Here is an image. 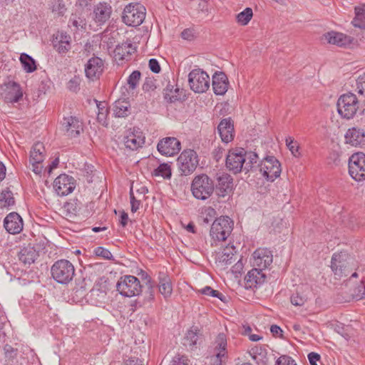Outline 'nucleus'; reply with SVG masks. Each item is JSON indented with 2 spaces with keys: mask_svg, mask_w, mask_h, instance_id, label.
<instances>
[{
  "mask_svg": "<svg viewBox=\"0 0 365 365\" xmlns=\"http://www.w3.org/2000/svg\"><path fill=\"white\" fill-rule=\"evenodd\" d=\"M82 203L78 199H71L63 205V209L66 215L69 217L76 216L81 209Z\"/></svg>",
  "mask_w": 365,
  "mask_h": 365,
  "instance_id": "obj_37",
  "label": "nucleus"
},
{
  "mask_svg": "<svg viewBox=\"0 0 365 365\" xmlns=\"http://www.w3.org/2000/svg\"><path fill=\"white\" fill-rule=\"evenodd\" d=\"M135 51V48L130 43H123L115 49V56L120 61L130 59V56Z\"/></svg>",
  "mask_w": 365,
  "mask_h": 365,
  "instance_id": "obj_30",
  "label": "nucleus"
},
{
  "mask_svg": "<svg viewBox=\"0 0 365 365\" xmlns=\"http://www.w3.org/2000/svg\"><path fill=\"white\" fill-rule=\"evenodd\" d=\"M354 259L346 252L333 254L331 269L336 279H341L349 276L354 269Z\"/></svg>",
  "mask_w": 365,
  "mask_h": 365,
  "instance_id": "obj_1",
  "label": "nucleus"
},
{
  "mask_svg": "<svg viewBox=\"0 0 365 365\" xmlns=\"http://www.w3.org/2000/svg\"><path fill=\"white\" fill-rule=\"evenodd\" d=\"M266 275L262 269L254 267L248 272L245 277V287L247 288H255L262 284L265 282Z\"/></svg>",
  "mask_w": 365,
  "mask_h": 365,
  "instance_id": "obj_22",
  "label": "nucleus"
},
{
  "mask_svg": "<svg viewBox=\"0 0 365 365\" xmlns=\"http://www.w3.org/2000/svg\"><path fill=\"white\" fill-rule=\"evenodd\" d=\"M252 259L253 267L263 270L272 263V252L267 248H258L252 254Z\"/></svg>",
  "mask_w": 365,
  "mask_h": 365,
  "instance_id": "obj_15",
  "label": "nucleus"
},
{
  "mask_svg": "<svg viewBox=\"0 0 365 365\" xmlns=\"http://www.w3.org/2000/svg\"><path fill=\"white\" fill-rule=\"evenodd\" d=\"M159 292L167 299L170 297L173 293V286L170 277L164 272H160L158 276Z\"/></svg>",
  "mask_w": 365,
  "mask_h": 365,
  "instance_id": "obj_27",
  "label": "nucleus"
},
{
  "mask_svg": "<svg viewBox=\"0 0 365 365\" xmlns=\"http://www.w3.org/2000/svg\"><path fill=\"white\" fill-rule=\"evenodd\" d=\"M153 175L163 177L164 179H170L172 175L170 165L165 163L160 164V165L153 170Z\"/></svg>",
  "mask_w": 365,
  "mask_h": 365,
  "instance_id": "obj_42",
  "label": "nucleus"
},
{
  "mask_svg": "<svg viewBox=\"0 0 365 365\" xmlns=\"http://www.w3.org/2000/svg\"><path fill=\"white\" fill-rule=\"evenodd\" d=\"M15 203L12 192L9 188H6L0 192V207H8Z\"/></svg>",
  "mask_w": 365,
  "mask_h": 365,
  "instance_id": "obj_40",
  "label": "nucleus"
},
{
  "mask_svg": "<svg viewBox=\"0 0 365 365\" xmlns=\"http://www.w3.org/2000/svg\"><path fill=\"white\" fill-rule=\"evenodd\" d=\"M246 153L247 150L242 148L230 149L226 155V168L234 175L245 172Z\"/></svg>",
  "mask_w": 365,
  "mask_h": 365,
  "instance_id": "obj_4",
  "label": "nucleus"
},
{
  "mask_svg": "<svg viewBox=\"0 0 365 365\" xmlns=\"http://www.w3.org/2000/svg\"><path fill=\"white\" fill-rule=\"evenodd\" d=\"M103 71V62L99 57H92L85 66L87 78L93 80L98 78Z\"/></svg>",
  "mask_w": 365,
  "mask_h": 365,
  "instance_id": "obj_20",
  "label": "nucleus"
},
{
  "mask_svg": "<svg viewBox=\"0 0 365 365\" xmlns=\"http://www.w3.org/2000/svg\"><path fill=\"white\" fill-rule=\"evenodd\" d=\"M259 172L270 182H273L281 174V164L274 156L265 157L259 164Z\"/></svg>",
  "mask_w": 365,
  "mask_h": 365,
  "instance_id": "obj_11",
  "label": "nucleus"
},
{
  "mask_svg": "<svg viewBox=\"0 0 365 365\" xmlns=\"http://www.w3.org/2000/svg\"><path fill=\"white\" fill-rule=\"evenodd\" d=\"M53 279L62 284H68L75 275L73 264L67 259H59L53 263L51 268Z\"/></svg>",
  "mask_w": 365,
  "mask_h": 365,
  "instance_id": "obj_3",
  "label": "nucleus"
},
{
  "mask_svg": "<svg viewBox=\"0 0 365 365\" xmlns=\"http://www.w3.org/2000/svg\"><path fill=\"white\" fill-rule=\"evenodd\" d=\"M324 36L329 43L339 46H345L351 43V37L342 33L331 31L326 34Z\"/></svg>",
  "mask_w": 365,
  "mask_h": 365,
  "instance_id": "obj_28",
  "label": "nucleus"
},
{
  "mask_svg": "<svg viewBox=\"0 0 365 365\" xmlns=\"http://www.w3.org/2000/svg\"><path fill=\"white\" fill-rule=\"evenodd\" d=\"M148 66L150 71L155 73H160L161 70L159 62L155 58L150 59Z\"/></svg>",
  "mask_w": 365,
  "mask_h": 365,
  "instance_id": "obj_57",
  "label": "nucleus"
},
{
  "mask_svg": "<svg viewBox=\"0 0 365 365\" xmlns=\"http://www.w3.org/2000/svg\"><path fill=\"white\" fill-rule=\"evenodd\" d=\"M356 90L359 95L365 96V73L359 76L357 78Z\"/></svg>",
  "mask_w": 365,
  "mask_h": 365,
  "instance_id": "obj_52",
  "label": "nucleus"
},
{
  "mask_svg": "<svg viewBox=\"0 0 365 365\" xmlns=\"http://www.w3.org/2000/svg\"><path fill=\"white\" fill-rule=\"evenodd\" d=\"M112 12L111 6L106 3H100L93 10L94 20L96 22L103 24L108 21Z\"/></svg>",
  "mask_w": 365,
  "mask_h": 365,
  "instance_id": "obj_25",
  "label": "nucleus"
},
{
  "mask_svg": "<svg viewBox=\"0 0 365 365\" xmlns=\"http://www.w3.org/2000/svg\"><path fill=\"white\" fill-rule=\"evenodd\" d=\"M233 221L227 216L216 219L212 224L210 236L217 241H225L231 234Z\"/></svg>",
  "mask_w": 365,
  "mask_h": 365,
  "instance_id": "obj_8",
  "label": "nucleus"
},
{
  "mask_svg": "<svg viewBox=\"0 0 365 365\" xmlns=\"http://www.w3.org/2000/svg\"><path fill=\"white\" fill-rule=\"evenodd\" d=\"M190 189L195 198L206 200L213 194L215 183L207 175L200 174L193 178Z\"/></svg>",
  "mask_w": 365,
  "mask_h": 365,
  "instance_id": "obj_2",
  "label": "nucleus"
},
{
  "mask_svg": "<svg viewBox=\"0 0 365 365\" xmlns=\"http://www.w3.org/2000/svg\"><path fill=\"white\" fill-rule=\"evenodd\" d=\"M285 143L289 148V150L291 151V153L294 155L297 156V153L299 150V145L297 141L294 140L293 138L288 136L285 139Z\"/></svg>",
  "mask_w": 365,
  "mask_h": 365,
  "instance_id": "obj_49",
  "label": "nucleus"
},
{
  "mask_svg": "<svg viewBox=\"0 0 365 365\" xmlns=\"http://www.w3.org/2000/svg\"><path fill=\"white\" fill-rule=\"evenodd\" d=\"M79 83L77 79H71L68 82V88L70 91H76L78 88Z\"/></svg>",
  "mask_w": 365,
  "mask_h": 365,
  "instance_id": "obj_64",
  "label": "nucleus"
},
{
  "mask_svg": "<svg viewBox=\"0 0 365 365\" xmlns=\"http://www.w3.org/2000/svg\"><path fill=\"white\" fill-rule=\"evenodd\" d=\"M179 91L178 88H174V86L169 83L163 92L165 101L170 103L176 102L180 99Z\"/></svg>",
  "mask_w": 365,
  "mask_h": 365,
  "instance_id": "obj_39",
  "label": "nucleus"
},
{
  "mask_svg": "<svg viewBox=\"0 0 365 365\" xmlns=\"http://www.w3.org/2000/svg\"><path fill=\"white\" fill-rule=\"evenodd\" d=\"M251 357L258 365H265L267 363V351L264 346L256 345L249 350Z\"/></svg>",
  "mask_w": 365,
  "mask_h": 365,
  "instance_id": "obj_29",
  "label": "nucleus"
},
{
  "mask_svg": "<svg viewBox=\"0 0 365 365\" xmlns=\"http://www.w3.org/2000/svg\"><path fill=\"white\" fill-rule=\"evenodd\" d=\"M11 90L7 93L4 98L6 103H14L21 100L23 97V91L21 86L16 82L11 83Z\"/></svg>",
  "mask_w": 365,
  "mask_h": 365,
  "instance_id": "obj_31",
  "label": "nucleus"
},
{
  "mask_svg": "<svg viewBox=\"0 0 365 365\" xmlns=\"http://www.w3.org/2000/svg\"><path fill=\"white\" fill-rule=\"evenodd\" d=\"M270 331H271V333L272 334V335L274 336H279L282 335V329L279 326H277L276 324H274V325L271 326Z\"/></svg>",
  "mask_w": 365,
  "mask_h": 365,
  "instance_id": "obj_62",
  "label": "nucleus"
},
{
  "mask_svg": "<svg viewBox=\"0 0 365 365\" xmlns=\"http://www.w3.org/2000/svg\"><path fill=\"white\" fill-rule=\"evenodd\" d=\"M215 185V192L218 197H225L232 192L233 187V178L227 173L218 175Z\"/></svg>",
  "mask_w": 365,
  "mask_h": 365,
  "instance_id": "obj_16",
  "label": "nucleus"
},
{
  "mask_svg": "<svg viewBox=\"0 0 365 365\" xmlns=\"http://www.w3.org/2000/svg\"><path fill=\"white\" fill-rule=\"evenodd\" d=\"M66 38V36H65L64 38L61 36V39L57 43L54 44L55 48L60 54L66 53L71 48L70 41Z\"/></svg>",
  "mask_w": 365,
  "mask_h": 365,
  "instance_id": "obj_48",
  "label": "nucleus"
},
{
  "mask_svg": "<svg viewBox=\"0 0 365 365\" xmlns=\"http://www.w3.org/2000/svg\"><path fill=\"white\" fill-rule=\"evenodd\" d=\"M179 170L182 175L192 173L198 165L197 153L191 149L183 150L177 159Z\"/></svg>",
  "mask_w": 365,
  "mask_h": 365,
  "instance_id": "obj_9",
  "label": "nucleus"
},
{
  "mask_svg": "<svg viewBox=\"0 0 365 365\" xmlns=\"http://www.w3.org/2000/svg\"><path fill=\"white\" fill-rule=\"evenodd\" d=\"M349 173L356 181L365 180V155L363 153H354L349 158Z\"/></svg>",
  "mask_w": 365,
  "mask_h": 365,
  "instance_id": "obj_12",
  "label": "nucleus"
},
{
  "mask_svg": "<svg viewBox=\"0 0 365 365\" xmlns=\"http://www.w3.org/2000/svg\"><path fill=\"white\" fill-rule=\"evenodd\" d=\"M145 143V138L140 135H137L132 133L127 135L124 139V143L127 148L135 150L138 148L142 147Z\"/></svg>",
  "mask_w": 365,
  "mask_h": 365,
  "instance_id": "obj_33",
  "label": "nucleus"
},
{
  "mask_svg": "<svg viewBox=\"0 0 365 365\" xmlns=\"http://www.w3.org/2000/svg\"><path fill=\"white\" fill-rule=\"evenodd\" d=\"M188 359L185 356H175L172 361L171 365H188L187 364Z\"/></svg>",
  "mask_w": 365,
  "mask_h": 365,
  "instance_id": "obj_59",
  "label": "nucleus"
},
{
  "mask_svg": "<svg viewBox=\"0 0 365 365\" xmlns=\"http://www.w3.org/2000/svg\"><path fill=\"white\" fill-rule=\"evenodd\" d=\"M76 187V180L70 175L61 174L53 182V188L59 196H66L73 191Z\"/></svg>",
  "mask_w": 365,
  "mask_h": 365,
  "instance_id": "obj_13",
  "label": "nucleus"
},
{
  "mask_svg": "<svg viewBox=\"0 0 365 365\" xmlns=\"http://www.w3.org/2000/svg\"><path fill=\"white\" fill-rule=\"evenodd\" d=\"M215 347L213 354L216 357L215 363L221 364L222 358L226 355L227 339L224 334L220 333L217 335L214 342Z\"/></svg>",
  "mask_w": 365,
  "mask_h": 365,
  "instance_id": "obj_24",
  "label": "nucleus"
},
{
  "mask_svg": "<svg viewBox=\"0 0 365 365\" xmlns=\"http://www.w3.org/2000/svg\"><path fill=\"white\" fill-rule=\"evenodd\" d=\"M344 137L345 143L351 146L357 147L365 144V131L363 129L356 127L349 128Z\"/></svg>",
  "mask_w": 365,
  "mask_h": 365,
  "instance_id": "obj_21",
  "label": "nucleus"
},
{
  "mask_svg": "<svg viewBox=\"0 0 365 365\" xmlns=\"http://www.w3.org/2000/svg\"><path fill=\"white\" fill-rule=\"evenodd\" d=\"M62 125L65 128L66 134L71 138L78 137L83 131V123L76 117L63 118Z\"/></svg>",
  "mask_w": 365,
  "mask_h": 365,
  "instance_id": "obj_18",
  "label": "nucleus"
},
{
  "mask_svg": "<svg viewBox=\"0 0 365 365\" xmlns=\"http://www.w3.org/2000/svg\"><path fill=\"white\" fill-rule=\"evenodd\" d=\"M97 108L98 110L97 114L98 121L103 125H107V115L108 113V108H106L102 103H98Z\"/></svg>",
  "mask_w": 365,
  "mask_h": 365,
  "instance_id": "obj_46",
  "label": "nucleus"
},
{
  "mask_svg": "<svg viewBox=\"0 0 365 365\" xmlns=\"http://www.w3.org/2000/svg\"><path fill=\"white\" fill-rule=\"evenodd\" d=\"M229 81L223 72L215 73L212 76V89L216 95H224L228 88Z\"/></svg>",
  "mask_w": 365,
  "mask_h": 365,
  "instance_id": "obj_23",
  "label": "nucleus"
},
{
  "mask_svg": "<svg viewBox=\"0 0 365 365\" xmlns=\"http://www.w3.org/2000/svg\"><path fill=\"white\" fill-rule=\"evenodd\" d=\"M321 356L316 352H311L308 354V359L310 365H318L317 361H320Z\"/></svg>",
  "mask_w": 365,
  "mask_h": 365,
  "instance_id": "obj_60",
  "label": "nucleus"
},
{
  "mask_svg": "<svg viewBox=\"0 0 365 365\" xmlns=\"http://www.w3.org/2000/svg\"><path fill=\"white\" fill-rule=\"evenodd\" d=\"M142 88L145 92L154 91L156 88L155 81L151 78H146L145 82L143 84Z\"/></svg>",
  "mask_w": 365,
  "mask_h": 365,
  "instance_id": "obj_55",
  "label": "nucleus"
},
{
  "mask_svg": "<svg viewBox=\"0 0 365 365\" xmlns=\"http://www.w3.org/2000/svg\"><path fill=\"white\" fill-rule=\"evenodd\" d=\"M253 16L252 9L250 7H247L242 11L239 13L236 16L237 22L242 25L246 26L250 21Z\"/></svg>",
  "mask_w": 365,
  "mask_h": 365,
  "instance_id": "obj_43",
  "label": "nucleus"
},
{
  "mask_svg": "<svg viewBox=\"0 0 365 365\" xmlns=\"http://www.w3.org/2000/svg\"><path fill=\"white\" fill-rule=\"evenodd\" d=\"M217 132L223 143H228L233 140L235 137V129L234 123L231 118H227L221 120L217 126Z\"/></svg>",
  "mask_w": 365,
  "mask_h": 365,
  "instance_id": "obj_17",
  "label": "nucleus"
},
{
  "mask_svg": "<svg viewBox=\"0 0 365 365\" xmlns=\"http://www.w3.org/2000/svg\"><path fill=\"white\" fill-rule=\"evenodd\" d=\"M38 256V252L36 250L34 247L31 245L21 248L18 254L19 259L25 265H30L34 263Z\"/></svg>",
  "mask_w": 365,
  "mask_h": 365,
  "instance_id": "obj_26",
  "label": "nucleus"
},
{
  "mask_svg": "<svg viewBox=\"0 0 365 365\" xmlns=\"http://www.w3.org/2000/svg\"><path fill=\"white\" fill-rule=\"evenodd\" d=\"M145 17V8L139 3L127 5L123 13V21L129 26H140Z\"/></svg>",
  "mask_w": 365,
  "mask_h": 365,
  "instance_id": "obj_7",
  "label": "nucleus"
},
{
  "mask_svg": "<svg viewBox=\"0 0 365 365\" xmlns=\"http://www.w3.org/2000/svg\"><path fill=\"white\" fill-rule=\"evenodd\" d=\"M24 70L26 73H33L36 70V61L29 54L23 53L19 58Z\"/></svg>",
  "mask_w": 365,
  "mask_h": 365,
  "instance_id": "obj_38",
  "label": "nucleus"
},
{
  "mask_svg": "<svg viewBox=\"0 0 365 365\" xmlns=\"http://www.w3.org/2000/svg\"><path fill=\"white\" fill-rule=\"evenodd\" d=\"M93 252L96 256L101 257L105 259H111L113 258L111 252L103 247H97Z\"/></svg>",
  "mask_w": 365,
  "mask_h": 365,
  "instance_id": "obj_50",
  "label": "nucleus"
},
{
  "mask_svg": "<svg viewBox=\"0 0 365 365\" xmlns=\"http://www.w3.org/2000/svg\"><path fill=\"white\" fill-rule=\"evenodd\" d=\"M142 287L140 280L133 275L121 277L116 284L119 294L127 297L139 295L142 292Z\"/></svg>",
  "mask_w": 365,
  "mask_h": 365,
  "instance_id": "obj_6",
  "label": "nucleus"
},
{
  "mask_svg": "<svg viewBox=\"0 0 365 365\" xmlns=\"http://www.w3.org/2000/svg\"><path fill=\"white\" fill-rule=\"evenodd\" d=\"M157 149L161 155L170 157L180 152L181 143L176 138L166 137L159 140Z\"/></svg>",
  "mask_w": 365,
  "mask_h": 365,
  "instance_id": "obj_14",
  "label": "nucleus"
},
{
  "mask_svg": "<svg viewBox=\"0 0 365 365\" xmlns=\"http://www.w3.org/2000/svg\"><path fill=\"white\" fill-rule=\"evenodd\" d=\"M236 250L234 246L225 247L217 257V260L222 265H229L236 260Z\"/></svg>",
  "mask_w": 365,
  "mask_h": 365,
  "instance_id": "obj_32",
  "label": "nucleus"
},
{
  "mask_svg": "<svg viewBox=\"0 0 365 365\" xmlns=\"http://www.w3.org/2000/svg\"><path fill=\"white\" fill-rule=\"evenodd\" d=\"M354 27L364 29L365 28V16H355L351 21Z\"/></svg>",
  "mask_w": 365,
  "mask_h": 365,
  "instance_id": "obj_58",
  "label": "nucleus"
},
{
  "mask_svg": "<svg viewBox=\"0 0 365 365\" xmlns=\"http://www.w3.org/2000/svg\"><path fill=\"white\" fill-rule=\"evenodd\" d=\"M123 365H144V363L136 357H130L125 361Z\"/></svg>",
  "mask_w": 365,
  "mask_h": 365,
  "instance_id": "obj_61",
  "label": "nucleus"
},
{
  "mask_svg": "<svg viewBox=\"0 0 365 365\" xmlns=\"http://www.w3.org/2000/svg\"><path fill=\"white\" fill-rule=\"evenodd\" d=\"M353 296L356 299H361L365 297V280H361L354 290Z\"/></svg>",
  "mask_w": 365,
  "mask_h": 365,
  "instance_id": "obj_51",
  "label": "nucleus"
},
{
  "mask_svg": "<svg viewBox=\"0 0 365 365\" xmlns=\"http://www.w3.org/2000/svg\"><path fill=\"white\" fill-rule=\"evenodd\" d=\"M141 78V73L136 70L133 71L127 79V84L128 86L129 91H135L139 83V81Z\"/></svg>",
  "mask_w": 365,
  "mask_h": 365,
  "instance_id": "obj_44",
  "label": "nucleus"
},
{
  "mask_svg": "<svg viewBox=\"0 0 365 365\" xmlns=\"http://www.w3.org/2000/svg\"><path fill=\"white\" fill-rule=\"evenodd\" d=\"M32 165V170L36 174H41L42 172L43 166L42 163L30 162Z\"/></svg>",
  "mask_w": 365,
  "mask_h": 365,
  "instance_id": "obj_63",
  "label": "nucleus"
},
{
  "mask_svg": "<svg viewBox=\"0 0 365 365\" xmlns=\"http://www.w3.org/2000/svg\"><path fill=\"white\" fill-rule=\"evenodd\" d=\"M275 365H297L294 360L289 356L282 355L279 356L275 363Z\"/></svg>",
  "mask_w": 365,
  "mask_h": 365,
  "instance_id": "obj_53",
  "label": "nucleus"
},
{
  "mask_svg": "<svg viewBox=\"0 0 365 365\" xmlns=\"http://www.w3.org/2000/svg\"><path fill=\"white\" fill-rule=\"evenodd\" d=\"M291 303L294 306H302L306 302V298L298 292L294 293L290 297Z\"/></svg>",
  "mask_w": 365,
  "mask_h": 365,
  "instance_id": "obj_54",
  "label": "nucleus"
},
{
  "mask_svg": "<svg viewBox=\"0 0 365 365\" xmlns=\"http://www.w3.org/2000/svg\"><path fill=\"white\" fill-rule=\"evenodd\" d=\"M199 329L197 327H192L191 329L188 330L184 337L183 344L189 347L190 350H193L196 347L197 341L198 340Z\"/></svg>",
  "mask_w": 365,
  "mask_h": 365,
  "instance_id": "obj_36",
  "label": "nucleus"
},
{
  "mask_svg": "<svg viewBox=\"0 0 365 365\" xmlns=\"http://www.w3.org/2000/svg\"><path fill=\"white\" fill-rule=\"evenodd\" d=\"M201 294L218 298L222 302L226 301V297L217 290L213 289L210 286H206L200 290Z\"/></svg>",
  "mask_w": 365,
  "mask_h": 365,
  "instance_id": "obj_47",
  "label": "nucleus"
},
{
  "mask_svg": "<svg viewBox=\"0 0 365 365\" xmlns=\"http://www.w3.org/2000/svg\"><path fill=\"white\" fill-rule=\"evenodd\" d=\"M190 89L195 93H202L210 88V77L200 68L192 70L188 75Z\"/></svg>",
  "mask_w": 365,
  "mask_h": 365,
  "instance_id": "obj_10",
  "label": "nucleus"
},
{
  "mask_svg": "<svg viewBox=\"0 0 365 365\" xmlns=\"http://www.w3.org/2000/svg\"><path fill=\"white\" fill-rule=\"evenodd\" d=\"M359 100L356 96L352 93L341 95L337 101V110L344 118H352L359 108Z\"/></svg>",
  "mask_w": 365,
  "mask_h": 365,
  "instance_id": "obj_5",
  "label": "nucleus"
},
{
  "mask_svg": "<svg viewBox=\"0 0 365 365\" xmlns=\"http://www.w3.org/2000/svg\"><path fill=\"white\" fill-rule=\"evenodd\" d=\"M247 160L245 163V173H247L250 171H252L254 168L259 167L257 164L258 155L254 152H247L246 153Z\"/></svg>",
  "mask_w": 365,
  "mask_h": 365,
  "instance_id": "obj_41",
  "label": "nucleus"
},
{
  "mask_svg": "<svg viewBox=\"0 0 365 365\" xmlns=\"http://www.w3.org/2000/svg\"><path fill=\"white\" fill-rule=\"evenodd\" d=\"M44 145L42 143H35L30 152V162L43 163L44 159Z\"/></svg>",
  "mask_w": 365,
  "mask_h": 365,
  "instance_id": "obj_35",
  "label": "nucleus"
},
{
  "mask_svg": "<svg viewBox=\"0 0 365 365\" xmlns=\"http://www.w3.org/2000/svg\"><path fill=\"white\" fill-rule=\"evenodd\" d=\"M4 227L10 234L19 233L23 229V220L16 212L9 213L4 220Z\"/></svg>",
  "mask_w": 365,
  "mask_h": 365,
  "instance_id": "obj_19",
  "label": "nucleus"
},
{
  "mask_svg": "<svg viewBox=\"0 0 365 365\" xmlns=\"http://www.w3.org/2000/svg\"><path fill=\"white\" fill-rule=\"evenodd\" d=\"M143 276H144L145 279H147L145 282V285L147 287V290L145 291V299L148 302H152L155 299V292L151 282V278L146 272H143Z\"/></svg>",
  "mask_w": 365,
  "mask_h": 365,
  "instance_id": "obj_45",
  "label": "nucleus"
},
{
  "mask_svg": "<svg viewBox=\"0 0 365 365\" xmlns=\"http://www.w3.org/2000/svg\"><path fill=\"white\" fill-rule=\"evenodd\" d=\"M130 103L125 101H116L113 105V113L115 117L125 118L130 114Z\"/></svg>",
  "mask_w": 365,
  "mask_h": 365,
  "instance_id": "obj_34",
  "label": "nucleus"
},
{
  "mask_svg": "<svg viewBox=\"0 0 365 365\" xmlns=\"http://www.w3.org/2000/svg\"><path fill=\"white\" fill-rule=\"evenodd\" d=\"M130 199L131 205V212H135L139 209L141 202L140 200H138L135 197L132 188L130 190Z\"/></svg>",
  "mask_w": 365,
  "mask_h": 365,
  "instance_id": "obj_56",
  "label": "nucleus"
}]
</instances>
